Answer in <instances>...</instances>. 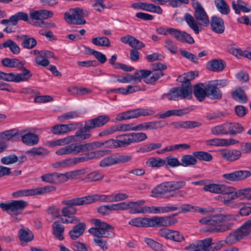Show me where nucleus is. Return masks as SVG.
<instances>
[{"label":"nucleus","mask_w":251,"mask_h":251,"mask_svg":"<svg viewBox=\"0 0 251 251\" xmlns=\"http://www.w3.org/2000/svg\"><path fill=\"white\" fill-rule=\"evenodd\" d=\"M1 63L4 66L6 67L17 68L18 69L22 68L25 64L24 62L20 61L17 58H9L3 59L1 61Z\"/></svg>","instance_id":"37"},{"label":"nucleus","mask_w":251,"mask_h":251,"mask_svg":"<svg viewBox=\"0 0 251 251\" xmlns=\"http://www.w3.org/2000/svg\"><path fill=\"white\" fill-rule=\"evenodd\" d=\"M195 9L194 17L189 13H186L184 19L189 26L195 32L196 34H199L201 30V28L199 26L202 25L207 26L209 23V18L204 8L199 2H195L193 4Z\"/></svg>","instance_id":"2"},{"label":"nucleus","mask_w":251,"mask_h":251,"mask_svg":"<svg viewBox=\"0 0 251 251\" xmlns=\"http://www.w3.org/2000/svg\"><path fill=\"white\" fill-rule=\"evenodd\" d=\"M251 176V172L246 170L235 171L229 173L224 174L222 177L227 182H237Z\"/></svg>","instance_id":"11"},{"label":"nucleus","mask_w":251,"mask_h":251,"mask_svg":"<svg viewBox=\"0 0 251 251\" xmlns=\"http://www.w3.org/2000/svg\"><path fill=\"white\" fill-rule=\"evenodd\" d=\"M146 164L150 167L160 168L165 165V161L158 157H152L148 159Z\"/></svg>","instance_id":"48"},{"label":"nucleus","mask_w":251,"mask_h":251,"mask_svg":"<svg viewBox=\"0 0 251 251\" xmlns=\"http://www.w3.org/2000/svg\"><path fill=\"white\" fill-rule=\"evenodd\" d=\"M10 20L12 21V25L15 26L17 25L19 20L27 22L28 20V15L24 12H18L10 16Z\"/></svg>","instance_id":"53"},{"label":"nucleus","mask_w":251,"mask_h":251,"mask_svg":"<svg viewBox=\"0 0 251 251\" xmlns=\"http://www.w3.org/2000/svg\"><path fill=\"white\" fill-rule=\"evenodd\" d=\"M20 137L25 144L29 146H34L37 144L39 140L37 135L30 132L24 135L21 134Z\"/></svg>","instance_id":"35"},{"label":"nucleus","mask_w":251,"mask_h":251,"mask_svg":"<svg viewBox=\"0 0 251 251\" xmlns=\"http://www.w3.org/2000/svg\"><path fill=\"white\" fill-rule=\"evenodd\" d=\"M92 43L97 46L108 47L110 46V40L105 37L98 36L93 38L92 40Z\"/></svg>","instance_id":"57"},{"label":"nucleus","mask_w":251,"mask_h":251,"mask_svg":"<svg viewBox=\"0 0 251 251\" xmlns=\"http://www.w3.org/2000/svg\"><path fill=\"white\" fill-rule=\"evenodd\" d=\"M168 182L169 185L170 192L182 188L186 185L185 181L182 180Z\"/></svg>","instance_id":"62"},{"label":"nucleus","mask_w":251,"mask_h":251,"mask_svg":"<svg viewBox=\"0 0 251 251\" xmlns=\"http://www.w3.org/2000/svg\"><path fill=\"white\" fill-rule=\"evenodd\" d=\"M221 157L226 161L235 162L242 157V151L236 149H224L220 151Z\"/></svg>","instance_id":"13"},{"label":"nucleus","mask_w":251,"mask_h":251,"mask_svg":"<svg viewBox=\"0 0 251 251\" xmlns=\"http://www.w3.org/2000/svg\"><path fill=\"white\" fill-rule=\"evenodd\" d=\"M91 134L88 133H85L83 128L79 129L76 132L75 135L68 136L63 138L65 145H68L71 143L82 141L89 138Z\"/></svg>","instance_id":"21"},{"label":"nucleus","mask_w":251,"mask_h":251,"mask_svg":"<svg viewBox=\"0 0 251 251\" xmlns=\"http://www.w3.org/2000/svg\"><path fill=\"white\" fill-rule=\"evenodd\" d=\"M0 133L5 138L6 142L11 140H18L21 136V133L16 129L6 130Z\"/></svg>","instance_id":"46"},{"label":"nucleus","mask_w":251,"mask_h":251,"mask_svg":"<svg viewBox=\"0 0 251 251\" xmlns=\"http://www.w3.org/2000/svg\"><path fill=\"white\" fill-rule=\"evenodd\" d=\"M165 166L166 167L170 166L172 168H175L181 166L180 162L179 161L177 158L172 157L171 156H167L165 159Z\"/></svg>","instance_id":"63"},{"label":"nucleus","mask_w":251,"mask_h":251,"mask_svg":"<svg viewBox=\"0 0 251 251\" xmlns=\"http://www.w3.org/2000/svg\"><path fill=\"white\" fill-rule=\"evenodd\" d=\"M144 81L147 84H153L155 83L160 77L164 75L162 72L158 70L143 71Z\"/></svg>","instance_id":"20"},{"label":"nucleus","mask_w":251,"mask_h":251,"mask_svg":"<svg viewBox=\"0 0 251 251\" xmlns=\"http://www.w3.org/2000/svg\"><path fill=\"white\" fill-rule=\"evenodd\" d=\"M211 133L216 136L219 135H227L226 123L216 126L211 129Z\"/></svg>","instance_id":"52"},{"label":"nucleus","mask_w":251,"mask_h":251,"mask_svg":"<svg viewBox=\"0 0 251 251\" xmlns=\"http://www.w3.org/2000/svg\"><path fill=\"white\" fill-rule=\"evenodd\" d=\"M168 123L165 121H153L146 122L147 130L157 129L163 128L167 125Z\"/></svg>","instance_id":"54"},{"label":"nucleus","mask_w":251,"mask_h":251,"mask_svg":"<svg viewBox=\"0 0 251 251\" xmlns=\"http://www.w3.org/2000/svg\"><path fill=\"white\" fill-rule=\"evenodd\" d=\"M130 119L136 118L140 116H147L152 115L155 111L148 108H137L129 110Z\"/></svg>","instance_id":"33"},{"label":"nucleus","mask_w":251,"mask_h":251,"mask_svg":"<svg viewBox=\"0 0 251 251\" xmlns=\"http://www.w3.org/2000/svg\"><path fill=\"white\" fill-rule=\"evenodd\" d=\"M120 41L124 44H128L134 49L140 50L145 47V44L136 39L134 36L127 35L122 37Z\"/></svg>","instance_id":"25"},{"label":"nucleus","mask_w":251,"mask_h":251,"mask_svg":"<svg viewBox=\"0 0 251 251\" xmlns=\"http://www.w3.org/2000/svg\"><path fill=\"white\" fill-rule=\"evenodd\" d=\"M151 227L155 226H169L173 224L175 222L173 219L169 216L157 217L154 216L150 218Z\"/></svg>","instance_id":"19"},{"label":"nucleus","mask_w":251,"mask_h":251,"mask_svg":"<svg viewBox=\"0 0 251 251\" xmlns=\"http://www.w3.org/2000/svg\"><path fill=\"white\" fill-rule=\"evenodd\" d=\"M228 134L235 135L242 133L244 127L239 123L226 122Z\"/></svg>","instance_id":"41"},{"label":"nucleus","mask_w":251,"mask_h":251,"mask_svg":"<svg viewBox=\"0 0 251 251\" xmlns=\"http://www.w3.org/2000/svg\"><path fill=\"white\" fill-rule=\"evenodd\" d=\"M92 221L96 227L90 228L88 231L95 236L93 240L95 245L105 251L108 249L109 246L107 240L104 239L115 237L114 227L107 223L101 222L100 219H94Z\"/></svg>","instance_id":"1"},{"label":"nucleus","mask_w":251,"mask_h":251,"mask_svg":"<svg viewBox=\"0 0 251 251\" xmlns=\"http://www.w3.org/2000/svg\"><path fill=\"white\" fill-rule=\"evenodd\" d=\"M18 160V157L14 154H10L2 157L0 162L4 165H10L17 162Z\"/></svg>","instance_id":"61"},{"label":"nucleus","mask_w":251,"mask_h":251,"mask_svg":"<svg viewBox=\"0 0 251 251\" xmlns=\"http://www.w3.org/2000/svg\"><path fill=\"white\" fill-rule=\"evenodd\" d=\"M232 97L234 100L241 103H244L248 101L247 96L241 87L237 88L232 92Z\"/></svg>","instance_id":"42"},{"label":"nucleus","mask_w":251,"mask_h":251,"mask_svg":"<svg viewBox=\"0 0 251 251\" xmlns=\"http://www.w3.org/2000/svg\"><path fill=\"white\" fill-rule=\"evenodd\" d=\"M215 4L218 11L222 14L227 15L230 12V8L225 0H215Z\"/></svg>","instance_id":"51"},{"label":"nucleus","mask_w":251,"mask_h":251,"mask_svg":"<svg viewBox=\"0 0 251 251\" xmlns=\"http://www.w3.org/2000/svg\"><path fill=\"white\" fill-rule=\"evenodd\" d=\"M225 67V63L220 59H213L208 61L206 64L207 69L213 72H221Z\"/></svg>","instance_id":"29"},{"label":"nucleus","mask_w":251,"mask_h":251,"mask_svg":"<svg viewBox=\"0 0 251 251\" xmlns=\"http://www.w3.org/2000/svg\"><path fill=\"white\" fill-rule=\"evenodd\" d=\"M247 4L243 1L238 0L236 2H232V8L234 10L236 14H240V10L244 12L247 13L250 11V9L246 7Z\"/></svg>","instance_id":"47"},{"label":"nucleus","mask_w":251,"mask_h":251,"mask_svg":"<svg viewBox=\"0 0 251 251\" xmlns=\"http://www.w3.org/2000/svg\"><path fill=\"white\" fill-rule=\"evenodd\" d=\"M143 200L136 201H128L126 203V210L129 209V213L132 214L146 213V206L142 207L145 204Z\"/></svg>","instance_id":"17"},{"label":"nucleus","mask_w":251,"mask_h":251,"mask_svg":"<svg viewBox=\"0 0 251 251\" xmlns=\"http://www.w3.org/2000/svg\"><path fill=\"white\" fill-rule=\"evenodd\" d=\"M193 155L196 159L201 161L209 162L213 159L212 154L209 152L203 151H197L193 152Z\"/></svg>","instance_id":"56"},{"label":"nucleus","mask_w":251,"mask_h":251,"mask_svg":"<svg viewBox=\"0 0 251 251\" xmlns=\"http://www.w3.org/2000/svg\"><path fill=\"white\" fill-rule=\"evenodd\" d=\"M128 224L136 227H151L150 218L138 217L132 219L128 222Z\"/></svg>","instance_id":"36"},{"label":"nucleus","mask_w":251,"mask_h":251,"mask_svg":"<svg viewBox=\"0 0 251 251\" xmlns=\"http://www.w3.org/2000/svg\"><path fill=\"white\" fill-rule=\"evenodd\" d=\"M170 34L176 40L181 42L192 44L195 42L190 34L185 31H181L176 28L169 29Z\"/></svg>","instance_id":"14"},{"label":"nucleus","mask_w":251,"mask_h":251,"mask_svg":"<svg viewBox=\"0 0 251 251\" xmlns=\"http://www.w3.org/2000/svg\"><path fill=\"white\" fill-rule=\"evenodd\" d=\"M27 205V202L25 201L13 200L8 203H0V208L9 215H18L22 213Z\"/></svg>","instance_id":"7"},{"label":"nucleus","mask_w":251,"mask_h":251,"mask_svg":"<svg viewBox=\"0 0 251 251\" xmlns=\"http://www.w3.org/2000/svg\"><path fill=\"white\" fill-rule=\"evenodd\" d=\"M130 155L120 154L109 156L102 159L100 162V166L106 167L116 164L125 163L131 159Z\"/></svg>","instance_id":"9"},{"label":"nucleus","mask_w":251,"mask_h":251,"mask_svg":"<svg viewBox=\"0 0 251 251\" xmlns=\"http://www.w3.org/2000/svg\"><path fill=\"white\" fill-rule=\"evenodd\" d=\"M52 12L48 10H33L30 12L29 16L31 20L41 21L47 20L53 16Z\"/></svg>","instance_id":"23"},{"label":"nucleus","mask_w":251,"mask_h":251,"mask_svg":"<svg viewBox=\"0 0 251 251\" xmlns=\"http://www.w3.org/2000/svg\"><path fill=\"white\" fill-rule=\"evenodd\" d=\"M235 217L231 215H219L213 216L211 217L210 223H209V228L206 230L212 232H217L216 228H218L219 224L222 222L235 220Z\"/></svg>","instance_id":"12"},{"label":"nucleus","mask_w":251,"mask_h":251,"mask_svg":"<svg viewBox=\"0 0 251 251\" xmlns=\"http://www.w3.org/2000/svg\"><path fill=\"white\" fill-rule=\"evenodd\" d=\"M167 98L172 100H190L192 98V91L188 85L182 84L180 87L172 88L167 94Z\"/></svg>","instance_id":"4"},{"label":"nucleus","mask_w":251,"mask_h":251,"mask_svg":"<svg viewBox=\"0 0 251 251\" xmlns=\"http://www.w3.org/2000/svg\"><path fill=\"white\" fill-rule=\"evenodd\" d=\"M88 204L94 203L97 201L103 202H114L113 194L100 195L95 194L85 196Z\"/></svg>","instance_id":"24"},{"label":"nucleus","mask_w":251,"mask_h":251,"mask_svg":"<svg viewBox=\"0 0 251 251\" xmlns=\"http://www.w3.org/2000/svg\"><path fill=\"white\" fill-rule=\"evenodd\" d=\"M16 38L21 42V46L25 49H32L37 45V42L34 38L30 37L25 34L17 35Z\"/></svg>","instance_id":"26"},{"label":"nucleus","mask_w":251,"mask_h":251,"mask_svg":"<svg viewBox=\"0 0 251 251\" xmlns=\"http://www.w3.org/2000/svg\"><path fill=\"white\" fill-rule=\"evenodd\" d=\"M194 94L197 100L202 101L207 96L206 85L203 83H199L195 85Z\"/></svg>","instance_id":"31"},{"label":"nucleus","mask_w":251,"mask_h":251,"mask_svg":"<svg viewBox=\"0 0 251 251\" xmlns=\"http://www.w3.org/2000/svg\"><path fill=\"white\" fill-rule=\"evenodd\" d=\"M86 228V225L84 223H79L74 226L69 232L72 239L75 240L80 237L84 232Z\"/></svg>","instance_id":"34"},{"label":"nucleus","mask_w":251,"mask_h":251,"mask_svg":"<svg viewBox=\"0 0 251 251\" xmlns=\"http://www.w3.org/2000/svg\"><path fill=\"white\" fill-rule=\"evenodd\" d=\"M62 204L65 205V206L62 208L61 213L62 216L66 217H75L74 215L76 214L77 212L75 206L88 204L85 196L65 200L62 201Z\"/></svg>","instance_id":"3"},{"label":"nucleus","mask_w":251,"mask_h":251,"mask_svg":"<svg viewBox=\"0 0 251 251\" xmlns=\"http://www.w3.org/2000/svg\"><path fill=\"white\" fill-rule=\"evenodd\" d=\"M198 163L197 159L193 155L186 154L182 156L181 158V166L187 167L194 166Z\"/></svg>","instance_id":"49"},{"label":"nucleus","mask_w":251,"mask_h":251,"mask_svg":"<svg viewBox=\"0 0 251 251\" xmlns=\"http://www.w3.org/2000/svg\"><path fill=\"white\" fill-rule=\"evenodd\" d=\"M245 236L242 234L240 230L238 228L237 230L229 234V235L226 238L225 243L227 244L232 245L240 240L244 238Z\"/></svg>","instance_id":"39"},{"label":"nucleus","mask_w":251,"mask_h":251,"mask_svg":"<svg viewBox=\"0 0 251 251\" xmlns=\"http://www.w3.org/2000/svg\"><path fill=\"white\" fill-rule=\"evenodd\" d=\"M25 153L32 157L36 156H44L47 155L49 153L47 149L42 147H34L26 151Z\"/></svg>","instance_id":"45"},{"label":"nucleus","mask_w":251,"mask_h":251,"mask_svg":"<svg viewBox=\"0 0 251 251\" xmlns=\"http://www.w3.org/2000/svg\"><path fill=\"white\" fill-rule=\"evenodd\" d=\"M109 121L110 117L109 116L106 115H100L93 119L85 121L83 129L85 133H87L91 129L104 126Z\"/></svg>","instance_id":"10"},{"label":"nucleus","mask_w":251,"mask_h":251,"mask_svg":"<svg viewBox=\"0 0 251 251\" xmlns=\"http://www.w3.org/2000/svg\"><path fill=\"white\" fill-rule=\"evenodd\" d=\"M93 148V144L90 143L80 145L71 144L56 150L55 153L58 155L77 154L92 149Z\"/></svg>","instance_id":"5"},{"label":"nucleus","mask_w":251,"mask_h":251,"mask_svg":"<svg viewBox=\"0 0 251 251\" xmlns=\"http://www.w3.org/2000/svg\"><path fill=\"white\" fill-rule=\"evenodd\" d=\"M117 138L119 148L125 147L132 144L130 133L118 135Z\"/></svg>","instance_id":"50"},{"label":"nucleus","mask_w":251,"mask_h":251,"mask_svg":"<svg viewBox=\"0 0 251 251\" xmlns=\"http://www.w3.org/2000/svg\"><path fill=\"white\" fill-rule=\"evenodd\" d=\"M19 237L22 246L31 242L34 238L33 232L28 228H21L19 230Z\"/></svg>","instance_id":"28"},{"label":"nucleus","mask_w":251,"mask_h":251,"mask_svg":"<svg viewBox=\"0 0 251 251\" xmlns=\"http://www.w3.org/2000/svg\"><path fill=\"white\" fill-rule=\"evenodd\" d=\"M23 73L15 74L13 73H8V81L19 82L28 80L31 76L32 74L30 71L24 66L20 68Z\"/></svg>","instance_id":"16"},{"label":"nucleus","mask_w":251,"mask_h":251,"mask_svg":"<svg viewBox=\"0 0 251 251\" xmlns=\"http://www.w3.org/2000/svg\"><path fill=\"white\" fill-rule=\"evenodd\" d=\"M212 29L217 33H222L225 30L224 21L222 19L217 17H213L211 20Z\"/></svg>","instance_id":"30"},{"label":"nucleus","mask_w":251,"mask_h":251,"mask_svg":"<svg viewBox=\"0 0 251 251\" xmlns=\"http://www.w3.org/2000/svg\"><path fill=\"white\" fill-rule=\"evenodd\" d=\"M151 192L156 197L171 192L168 182H165L158 185L152 190Z\"/></svg>","instance_id":"44"},{"label":"nucleus","mask_w":251,"mask_h":251,"mask_svg":"<svg viewBox=\"0 0 251 251\" xmlns=\"http://www.w3.org/2000/svg\"><path fill=\"white\" fill-rule=\"evenodd\" d=\"M130 119L136 118L140 116H147L152 115L155 111L148 108H137L129 110Z\"/></svg>","instance_id":"32"},{"label":"nucleus","mask_w":251,"mask_h":251,"mask_svg":"<svg viewBox=\"0 0 251 251\" xmlns=\"http://www.w3.org/2000/svg\"><path fill=\"white\" fill-rule=\"evenodd\" d=\"M239 229L245 237L247 236L251 232V219L246 221Z\"/></svg>","instance_id":"64"},{"label":"nucleus","mask_w":251,"mask_h":251,"mask_svg":"<svg viewBox=\"0 0 251 251\" xmlns=\"http://www.w3.org/2000/svg\"><path fill=\"white\" fill-rule=\"evenodd\" d=\"M207 96L213 99H220L222 98L221 91L214 84L206 85Z\"/></svg>","instance_id":"38"},{"label":"nucleus","mask_w":251,"mask_h":251,"mask_svg":"<svg viewBox=\"0 0 251 251\" xmlns=\"http://www.w3.org/2000/svg\"><path fill=\"white\" fill-rule=\"evenodd\" d=\"M184 80L182 82V85H188L191 91L192 89V85L190 83V81L194 79L196 76L198 75V73L196 71L190 72L184 74Z\"/></svg>","instance_id":"58"},{"label":"nucleus","mask_w":251,"mask_h":251,"mask_svg":"<svg viewBox=\"0 0 251 251\" xmlns=\"http://www.w3.org/2000/svg\"><path fill=\"white\" fill-rule=\"evenodd\" d=\"M52 233L55 237L59 240H63L64 237L62 234L64 231V226L58 221L54 222L52 226Z\"/></svg>","instance_id":"43"},{"label":"nucleus","mask_w":251,"mask_h":251,"mask_svg":"<svg viewBox=\"0 0 251 251\" xmlns=\"http://www.w3.org/2000/svg\"><path fill=\"white\" fill-rule=\"evenodd\" d=\"M227 187L229 188L228 190V192H227L226 193H225L221 194L224 195L223 197H222L221 198L222 201L226 205H229V204L231 201L237 198V195L235 193V188L233 187L229 186H227Z\"/></svg>","instance_id":"40"},{"label":"nucleus","mask_w":251,"mask_h":251,"mask_svg":"<svg viewBox=\"0 0 251 251\" xmlns=\"http://www.w3.org/2000/svg\"><path fill=\"white\" fill-rule=\"evenodd\" d=\"M55 189V187L53 186H46L34 189L18 190L13 192L12 195L14 198H19L36 195H44L54 191Z\"/></svg>","instance_id":"8"},{"label":"nucleus","mask_w":251,"mask_h":251,"mask_svg":"<svg viewBox=\"0 0 251 251\" xmlns=\"http://www.w3.org/2000/svg\"><path fill=\"white\" fill-rule=\"evenodd\" d=\"M229 188L227 185L222 184L207 183L206 184L203 189L205 192H209L214 194L226 193L228 192Z\"/></svg>","instance_id":"22"},{"label":"nucleus","mask_w":251,"mask_h":251,"mask_svg":"<svg viewBox=\"0 0 251 251\" xmlns=\"http://www.w3.org/2000/svg\"><path fill=\"white\" fill-rule=\"evenodd\" d=\"M193 110L192 107H187L179 109H171L163 113H158L156 117L159 119H166L172 116H182Z\"/></svg>","instance_id":"15"},{"label":"nucleus","mask_w":251,"mask_h":251,"mask_svg":"<svg viewBox=\"0 0 251 251\" xmlns=\"http://www.w3.org/2000/svg\"><path fill=\"white\" fill-rule=\"evenodd\" d=\"M212 242L211 238H207L197 241V246L203 251H210V244Z\"/></svg>","instance_id":"60"},{"label":"nucleus","mask_w":251,"mask_h":251,"mask_svg":"<svg viewBox=\"0 0 251 251\" xmlns=\"http://www.w3.org/2000/svg\"><path fill=\"white\" fill-rule=\"evenodd\" d=\"M103 178V174L97 171H94L88 174L85 177V180L88 182H93L102 180Z\"/></svg>","instance_id":"59"},{"label":"nucleus","mask_w":251,"mask_h":251,"mask_svg":"<svg viewBox=\"0 0 251 251\" xmlns=\"http://www.w3.org/2000/svg\"><path fill=\"white\" fill-rule=\"evenodd\" d=\"M239 143V141L234 139L214 138L206 141L205 144L207 146L217 147H227L235 145Z\"/></svg>","instance_id":"18"},{"label":"nucleus","mask_w":251,"mask_h":251,"mask_svg":"<svg viewBox=\"0 0 251 251\" xmlns=\"http://www.w3.org/2000/svg\"><path fill=\"white\" fill-rule=\"evenodd\" d=\"M88 14L87 10L83 11L82 9L76 7L71 9L69 12H66L64 14V18L68 23L78 25H83L86 23L83 16Z\"/></svg>","instance_id":"6"},{"label":"nucleus","mask_w":251,"mask_h":251,"mask_svg":"<svg viewBox=\"0 0 251 251\" xmlns=\"http://www.w3.org/2000/svg\"><path fill=\"white\" fill-rule=\"evenodd\" d=\"M201 126V124L196 121H179L174 122L170 124V126L173 128H193L199 127Z\"/></svg>","instance_id":"27"},{"label":"nucleus","mask_w":251,"mask_h":251,"mask_svg":"<svg viewBox=\"0 0 251 251\" xmlns=\"http://www.w3.org/2000/svg\"><path fill=\"white\" fill-rule=\"evenodd\" d=\"M3 48H8L14 54H18L20 52V48L16 42L11 40H8L2 43Z\"/></svg>","instance_id":"55"}]
</instances>
